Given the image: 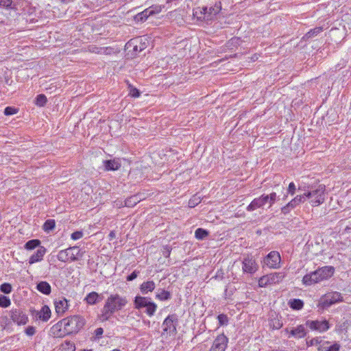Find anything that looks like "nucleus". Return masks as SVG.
<instances>
[{
  "mask_svg": "<svg viewBox=\"0 0 351 351\" xmlns=\"http://www.w3.org/2000/svg\"><path fill=\"white\" fill-rule=\"evenodd\" d=\"M55 221L53 219L47 220L43 225V230L45 232H49L55 228Z\"/></svg>",
  "mask_w": 351,
  "mask_h": 351,
  "instance_id": "35",
  "label": "nucleus"
},
{
  "mask_svg": "<svg viewBox=\"0 0 351 351\" xmlns=\"http://www.w3.org/2000/svg\"><path fill=\"white\" fill-rule=\"evenodd\" d=\"M40 241L38 239H32L28 241L25 244V248L27 250H32L36 247H39L40 245Z\"/></svg>",
  "mask_w": 351,
  "mask_h": 351,
  "instance_id": "30",
  "label": "nucleus"
},
{
  "mask_svg": "<svg viewBox=\"0 0 351 351\" xmlns=\"http://www.w3.org/2000/svg\"><path fill=\"white\" fill-rule=\"evenodd\" d=\"M83 237V232L81 231H76L71 234V239L73 240H77Z\"/></svg>",
  "mask_w": 351,
  "mask_h": 351,
  "instance_id": "46",
  "label": "nucleus"
},
{
  "mask_svg": "<svg viewBox=\"0 0 351 351\" xmlns=\"http://www.w3.org/2000/svg\"><path fill=\"white\" fill-rule=\"evenodd\" d=\"M103 332H104V330L102 328H97L95 330V337L97 338H99L102 335Z\"/></svg>",
  "mask_w": 351,
  "mask_h": 351,
  "instance_id": "52",
  "label": "nucleus"
},
{
  "mask_svg": "<svg viewBox=\"0 0 351 351\" xmlns=\"http://www.w3.org/2000/svg\"><path fill=\"white\" fill-rule=\"evenodd\" d=\"M285 278V274L282 272H275L262 276L258 280V285L261 287H264L267 285H274L279 283Z\"/></svg>",
  "mask_w": 351,
  "mask_h": 351,
  "instance_id": "8",
  "label": "nucleus"
},
{
  "mask_svg": "<svg viewBox=\"0 0 351 351\" xmlns=\"http://www.w3.org/2000/svg\"><path fill=\"white\" fill-rule=\"evenodd\" d=\"M155 283L154 281L144 282L140 287L141 291L143 294H146L149 291H152L155 289Z\"/></svg>",
  "mask_w": 351,
  "mask_h": 351,
  "instance_id": "23",
  "label": "nucleus"
},
{
  "mask_svg": "<svg viewBox=\"0 0 351 351\" xmlns=\"http://www.w3.org/2000/svg\"><path fill=\"white\" fill-rule=\"evenodd\" d=\"M274 326L275 328L278 329V328H280L282 326V324L280 323L279 321H278L277 325H275L274 324Z\"/></svg>",
  "mask_w": 351,
  "mask_h": 351,
  "instance_id": "55",
  "label": "nucleus"
},
{
  "mask_svg": "<svg viewBox=\"0 0 351 351\" xmlns=\"http://www.w3.org/2000/svg\"><path fill=\"white\" fill-rule=\"evenodd\" d=\"M147 298L142 296H136L134 300V306L136 308H145L150 302Z\"/></svg>",
  "mask_w": 351,
  "mask_h": 351,
  "instance_id": "21",
  "label": "nucleus"
},
{
  "mask_svg": "<svg viewBox=\"0 0 351 351\" xmlns=\"http://www.w3.org/2000/svg\"><path fill=\"white\" fill-rule=\"evenodd\" d=\"M36 332V329L33 326H28L26 329H25V333L26 335H27L28 336H32L35 334Z\"/></svg>",
  "mask_w": 351,
  "mask_h": 351,
  "instance_id": "48",
  "label": "nucleus"
},
{
  "mask_svg": "<svg viewBox=\"0 0 351 351\" xmlns=\"http://www.w3.org/2000/svg\"><path fill=\"white\" fill-rule=\"evenodd\" d=\"M88 50L91 53L97 54H110L112 49L108 47H99L97 46H90Z\"/></svg>",
  "mask_w": 351,
  "mask_h": 351,
  "instance_id": "24",
  "label": "nucleus"
},
{
  "mask_svg": "<svg viewBox=\"0 0 351 351\" xmlns=\"http://www.w3.org/2000/svg\"><path fill=\"white\" fill-rule=\"evenodd\" d=\"M128 304V300L125 297L119 294H111L106 300L101 311V319L103 321L109 319L112 315L123 308Z\"/></svg>",
  "mask_w": 351,
  "mask_h": 351,
  "instance_id": "1",
  "label": "nucleus"
},
{
  "mask_svg": "<svg viewBox=\"0 0 351 351\" xmlns=\"http://www.w3.org/2000/svg\"><path fill=\"white\" fill-rule=\"evenodd\" d=\"M292 210V208H291L290 206H289V204H286L285 206H283L282 208H281V211L283 214L285 215H287L288 214L291 210Z\"/></svg>",
  "mask_w": 351,
  "mask_h": 351,
  "instance_id": "50",
  "label": "nucleus"
},
{
  "mask_svg": "<svg viewBox=\"0 0 351 351\" xmlns=\"http://www.w3.org/2000/svg\"><path fill=\"white\" fill-rule=\"evenodd\" d=\"M11 302L10 299L4 295L0 296V306L6 308L10 305Z\"/></svg>",
  "mask_w": 351,
  "mask_h": 351,
  "instance_id": "39",
  "label": "nucleus"
},
{
  "mask_svg": "<svg viewBox=\"0 0 351 351\" xmlns=\"http://www.w3.org/2000/svg\"><path fill=\"white\" fill-rule=\"evenodd\" d=\"M208 235V232L202 228H197L195 232L196 239L202 240Z\"/></svg>",
  "mask_w": 351,
  "mask_h": 351,
  "instance_id": "32",
  "label": "nucleus"
},
{
  "mask_svg": "<svg viewBox=\"0 0 351 351\" xmlns=\"http://www.w3.org/2000/svg\"><path fill=\"white\" fill-rule=\"evenodd\" d=\"M12 3V0H0V6L10 8Z\"/></svg>",
  "mask_w": 351,
  "mask_h": 351,
  "instance_id": "47",
  "label": "nucleus"
},
{
  "mask_svg": "<svg viewBox=\"0 0 351 351\" xmlns=\"http://www.w3.org/2000/svg\"><path fill=\"white\" fill-rule=\"evenodd\" d=\"M0 290L3 293L8 294L12 291V286L9 283H3L1 285Z\"/></svg>",
  "mask_w": 351,
  "mask_h": 351,
  "instance_id": "40",
  "label": "nucleus"
},
{
  "mask_svg": "<svg viewBox=\"0 0 351 351\" xmlns=\"http://www.w3.org/2000/svg\"><path fill=\"white\" fill-rule=\"evenodd\" d=\"M334 271L335 269L332 266L320 267L315 271L306 274L302 278V282L306 286L318 283L332 277L334 274Z\"/></svg>",
  "mask_w": 351,
  "mask_h": 351,
  "instance_id": "2",
  "label": "nucleus"
},
{
  "mask_svg": "<svg viewBox=\"0 0 351 351\" xmlns=\"http://www.w3.org/2000/svg\"><path fill=\"white\" fill-rule=\"evenodd\" d=\"M322 32V27H317L308 32L302 38L303 40H307L312 38Z\"/></svg>",
  "mask_w": 351,
  "mask_h": 351,
  "instance_id": "26",
  "label": "nucleus"
},
{
  "mask_svg": "<svg viewBox=\"0 0 351 351\" xmlns=\"http://www.w3.org/2000/svg\"><path fill=\"white\" fill-rule=\"evenodd\" d=\"M265 204H264L263 202V200L261 197V196H260L258 198H255L249 205L247 207V210L248 211H253L257 208H262L265 206Z\"/></svg>",
  "mask_w": 351,
  "mask_h": 351,
  "instance_id": "20",
  "label": "nucleus"
},
{
  "mask_svg": "<svg viewBox=\"0 0 351 351\" xmlns=\"http://www.w3.org/2000/svg\"><path fill=\"white\" fill-rule=\"evenodd\" d=\"M82 256L83 253L81 252V250L79 249V247L74 246L60 251L57 258L60 261L66 263L69 261H77L79 258L82 257Z\"/></svg>",
  "mask_w": 351,
  "mask_h": 351,
  "instance_id": "5",
  "label": "nucleus"
},
{
  "mask_svg": "<svg viewBox=\"0 0 351 351\" xmlns=\"http://www.w3.org/2000/svg\"><path fill=\"white\" fill-rule=\"evenodd\" d=\"M340 346L338 343H334L329 347L328 351H339Z\"/></svg>",
  "mask_w": 351,
  "mask_h": 351,
  "instance_id": "51",
  "label": "nucleus"
},
{
  "mask_svg": "<svg viewBox=\"0 0 351 351\" xmlns=\"http://www.w3.org/2000/svg\"><path fill=\"white\" fill-rule=\"evenodd\" d=\"M130 88V95H131L133 97H138L140 96V92L139 90L132 86L131 85H129Z\"/></svg>",
  "mask_w": 351,
  "mask_h": 351,
  "instance_id": "43",
  "label": "nucleus"
},
{
  "mask_svg": "<svg viewBox=\"0 0 351 351\" xmlns=\"http://www.w3.org/2000/svg\"><path fill=\"white\" fill-rule=\"evenodd\" d=\"M267 195L269 198V207H271L274 204V202L276 201L277 195H276V193L272 192Z\"/></svg>",
  "mask_w": 351,
  "mask_h": 351,
  "instance_id": "44",
  "label": "nucleus"
},
{
  "mask_svg": "<svg viewBox=\"0 0 351 351\" xmlns=\"http://www.w3.org/2000/svg\"><path fill=\"white\" fill-rule=\"evenodd\" d=\"M47 97L45 95L40 94L36 97V104L38 106H44L47 103Z\"/></svg>",
  "mask_w": 351,
  "mask_h": 351,
  "instance_id": "38",
  "label": "nucleus"
},
{
  "mask_svg": "<svg viewBox=\"0 0 351 351\" xmlns=\"http://www.w3.org/2000/svg\"><path fill=\"white\" fill-rule=\"evenodd\" d=\"M315 342L317 343V339H313V340H311V345H313Z\"/></svg>",
  "mask_w": 351,
  "mask_h": 351,
  "instance_id": "57",
  "label": "nucleus"
},
{
  "mask_svg": "<svg viewBox=\"0 0 351 351\" xmlns=\"http://www.w3.org/2000/svg\"><path fill=\"white\" fill-rule=\"evenodd\" d=\"M261 196V197H262L265 204H269V198L267 195L263 194V195H262Z\"/></svg>",
  "mask_w": 351,
  "mask_h": 351,
  "instance_id": "53",
  "label": "nucleus"
},
{
  "mask_svg": "<svg viewBox=\"0 0 351 351\" xmlns=\"http://www.w3.org/2000/svg\"><path fill=\"white\" fill-rule=\"evenodd\" d=\"M228 341V338L223 334L219 335L215 339L211 348L216 351H225Z\"/></svg>",
  "mask_w": 351,
  "mask_h": 351,
  "instance_id": "13",
  "label": "nucleus"
},
{
  "mask_svg": "<svg viewBox=\"0 0 351 351\" xmlns=\"http://www.w3.org/2000/svg\"><path fill=\"white\" fill-rule=\"evenodd\" d=\"M290 307L295 310H300L303 307L304 303L301 300L293 299L289 302Z\"/></svg>",
  "mask_w": 351,
  "mask_h": 351,
  "instance_id": "31",
  "label": "nucleus"
},
{
  "mask_svg": "<svg viewBox=\"0 0 351 351\" xmlns=\"http://www.w3.org/2000/svg\"><path fill=\"white\" fill-rule=\"evenodd\" d=\"M304 202V197L303 195H298L295 196L293 199H291L289 203V206L291 207V208L293 209L295 208L298 205H299L301 203Z\"/></svg>",
  "mask_w": 351,
  "mask_h": 351,
  "instance_id": "28",
  "label": "nucleus"
},
{
  "mask_svg": "<svg viewBox=\"0 0 351 351\" xmlns=\"http://www.w3.org/2000/svg\"><path fill=\"white\" fill-rule=\"evenodd\" d=\"M306 325L308 326L311 330H317L321 332L326 331L329 328V324L326 320L308 321Z\"/></svg>",
  "mask_w": 351,
  "mask_h": 351,
  "instance_id": "12",
  "label": "nucleus"
},
{
  "mask_svg": "<svg viewBox=\"0 0 351 351\" xmlns=\"http://www.w3.org/2000/svg\"><path fill=\"white\" fill-rule=\"evenodd\" d=\"M67 335L77 332L84 325V319L79 315H73L62 319Z\"/></svg>",
  "mask_w": 351,
  "mask_h": 351,
  "instance_id": "4",
  "label": "nucleus"
},
{
  "mask_svg": "<svg viewBox=\"0 0 351 351\" xmlns=\"http://www.w3.org/2000/svg\"><path fill=\"white\" fill-rule=\"evenodd\" d=\"M46 252L47 250L44 246H40L36 250V253L29 257V263L32 265L35 263L41 261L43 259Z\"/></svg>",
  "mask_w": 351,
  "mask_h": 351,
  "instance_id": "16",
  "label": "nucleus"
},
{
  "mask_svg": "<svg viewBox=\"0 0 351 351\" xmlns=\"http://www.w3.org/2000/svg\"><path fill=\"white\" fill-rule=\"evenodd\" d=\"M145 308H146L145 313L149 316L151 317L154 315V313L156 311V308H157V305L155 303L150 302Z\"/></svg>",
  "mask_w": 351,
  "mask_h": 351,
  "instance_id": "33",
  "label": "nucleus"
},
{
  "mask_svg": "<svg viewBox=\"0 0 351 351\" xmlns=\"http://www.w3.org/2000/svg\"><path fill=\"white\" fill-rule=\"evenodd\" d=\"M201 202V197L197 195L193 196L189 201V206L194 208Z\"/></svg>",
  "mask_w": 351,
  "mask_h": 351,
  "instance_id": "36",
  "label": "nucleus"
},
{
  "mask_svg": "<svg viewBox=\"0 0 351 351\" xmlns=\"http://www.w3.org/2000/svg\"><path fill=\"white\" fill-rule=\"evenodd\" d=\"M10 317L18 325H25L28 321L27 316L19 309L11 311Z\"/></svg>",
  "mask_w": 351,
  "mask_h": 351,
  "instance_id": "11",
  "label": "nucleus"
},
{
  "mask_svg": "<svg viewBox=\"0 0 351 351\" xmlns=\"http://www.w3.org/2000/svg\"><path fill=\"white\" fill-rule=\"evenodd\" d=\"M206 10H207V8H204V11L205 12H206Z\"/></svg>",
  "mask_w": 351,
  "mask_h": 351,
  "instance_id": "58",
  "label": "nucleus"
},
{
  "mask_svg": "<svg viewBox=\"0 0 351 351\" xmlns=\"http://www.w3.org/2000/svg\"><path fill=\"white\" fill-rule=\"evenodd\" d=\"M103 296L95 291L89 293L85 298L84 300L88 304L94 305L101 301Z\"/></svg>",
  "mask_w": 351,
  "mask_h": 351,
  "instance_id": "18",
  "label": "nucleus"
},
{
  "mask_svg": "<svg viewBox=\"0 0 351 351\" xmlns=\"http://www.w3.org/2000/svg\"><path fill=\"white\" fill-rule=\"evenodd\" d=\"M220 326L226 325L228 322V319L226 315L220 314L217 317Z\"/></svg>",
  "mask_w": 351,
  "mask_h": 351,
  "instance_id": "42",
  "label": "nucleus"
},
{
  "mask_svg": "<svg viewBox=\"0 0 351 351\" xmlns=\"http://www.w3.org/2000/svg\"><path fill=\"white\" fill-rule=\"evenodd\" d=\"M290 333L292 336L297 338L304 337L306 335L305 328L302 325H300L295 328L291 330Z\"/></svg>",
  "mask_w": 351,
  "mask_h": 351,
  "instance_id": "25",
  "label": "nucleus"
},
{
  "mask_svg": "<svg viewBox=\"0 0 351 351\" xmlns=\"http://www.w3.org/2000/svg\"><path fill=\"white\" fill-rule=\"evenodd\" d=\"M56 312L59 315H63L68 310V300L65 298H60L54 301Z\"/></svg>",
  "mask_w": 351,
  "mask_h": 351,
  "instance_id": "14",
  "label": "nucleus"
},
{
  "mask_svg": "<svg viewBox=\"0 0 351 351\" xmlns=\"http://www.w3.org/2000/svg\"><path fill=\"white\" fill-rule=\"evenodd\" d=\"M105 169L106 171H115L120 168L121 162L119 159L114 158L113 160H108L104 161Z\"/></svg>",
  "mask_w": 351,
  "mask_h": 351,
  "instance_id": "19",
  "label": "nucleus"
},
{
  "mask_svg": "<svg viewBox=\"0 0 351 351\" xmlns=\"http://www.w3.org/2000/svg\"><path fill=\"white\" fill-rule=\"evenodd\" d=\"M302 195L304 197V202L308 199L312 206H318L323 204L326 199V186L324 184H319L316 189L312 188Z\"/></svg>",
  "mask_w": 351,
  "mask_h": 351,
  "instance_id": "3",
  "label": "nucleus"
},
{
  "mask_svg": "<svg viewBox=\"0 0 351 351\" xmlns=\"http://www.w3.org/2000/svg\"><path fill=\"white\" fill-rule=\"evenodd\" d=\"M287 197V195H285V197H284V199H285Z\"/></svg>",
  "mask_w": 351,
  "mask_h": 351,
  "instance_id": "59",
  "label": "nucleus"
},
{
  "mask_svg": "<svg viewBox=\"0 0 351 351\" xmlns=\"http://www.w3.org/2000/svg\"><path fill=\"white\" fill-rule=\"evenodd\" d=\"M61 348L62 351H74L75 349V346L74 343L70 341H65L62 344Z\"/></svg>",
  "mask_w": 351,
  "mask_h": 351,
  "instance_id": "37",
  "label": "nucleus"
},
{
  "mask_svg": "<svg viewBox=\"0 0 351 351\" xmlns=\"http://www.w3.org/2000/svg\"><path fill=\"white\" fill-rule=\"evenodd\" d=\"M51 335L54 337H64L67 335L66 330H64V324L62 320L54 324L51 328Z\"/></svg>",
  "mask_w": 351,
  "mask_h": 351,
  "instance_id": "15",
  "label": "nucleus"
},
{
  "mask_svg": "<svg viewBox=\"0 0 351 351\" xmlns=\"http://www.w3.org/2000/svg\"><path fill=\"white\" fill-rule=\"evenodd\" d=\"M36 288L40 292L45 295H49L51 291L50 285L45 281L38 283Z\"/></svg>",
  "mask_w": 351,
  "mask_h": 351,
  "instance_id": "22",
  "label": "nucleus"
},
{
  "mask_svg": "<svg viewBox=\"0 0 351 351\" xmlns=\"http://www.w3.org/2000/svg\"><path fill=\"white\" fill-rule=\"evenodd\" d=\"M115 237H116V234H115V232H114V231H111V232H110V234H109V237H110V239H112L115 238Z\"/></svg>",
  "mask_w": 351,
  "mask_h": 351,
  "instance_id": "54",
  "label": "nucleus"
},
{
  "mask_svg": "<svg viewBox=\"0 0 351 351\" xmlns=\"http://www.w3.org/2000/svg\"><path fill=\"white\" fill-rule=\"evenodd\" d=\"M51 310L49 307L45 305L40 311L36 312V317L43 322H47L51 317Z\"/></svg>",
  "mask_w": 351,
  "mask_h": 351,
  "instance_id": "17",
  "label": "nucleus"
},
{
  "mask_svg": "<svg viewBox=\"0 0 351 351\" xmlns=\"http://www.w3.org/2000/svg\"><path fill=\"white\" fill-rule=\"evenodd\" d=\"M83 351H90V350H84Z\"/></svg>",
  "mask_w": 351,
  "mask_h": 351,
  "instance_id": "60",
  "label": "nucleus"
},
{
  "mask_svg": "<svg viewBox=\"0 0 351 351\" xmlns=\"http://www.w3.org/2000/svg\"><path fill=\"white\" fill-rule=\"evenodd\" d=\"M170 298V293L162 289L159 291V292L156 294V298H158L160 300H169Z\"/></svg>",
  "mask_w": 351,
  "mask_h": 351,
  "instance_id": "34",
  "label": "nucleus"
},
{
  "mask_svg": "<svg viewBox=\"0 0 351 351\" xmlns=\"http://www.w3.org/2000/svg\"><path fill=\"white\" fill-rule=\"evenodd\" d=\"M281 258L276 251H271L265 258V263L270 268L277 269L280 267Z\"/></svg>",
  "mask_w": 351,
  "mask_h": 351,
  "instance_id": "10",
  "label": "nucleus"
},
{
  "mask_svg": "<svg viewBox=\"0 0 351 351\" xmlns=\"http://www.w3.org/2000/svg\"><path fill=\"white\" fill-rule=\"evenodd\" d=\"M141 199V198L138 195L131 196L125 200V206L127 207H133L139 202Z\"/></svg>",
  "mask_w": 351,
  "mask_h": 351,
  "instance_id": "27",
  "label": "nucleus"
},
{
  "mask_svg": "<svg viewBox=\"0 0 351 351\" xmlns=\"http://www.w3.org/2000/svg\"><path fill=\"white\" fill-rule=\"evenodd\" d=\"M315 342L317 343V339H313V340H311V345H313Z\"/></svg>",
  "mask_w": 351,
  "mask_h": 351,
  "instance_id": "56",
  "label": "nucleus"
},
{
  "mask_svg": "<svg viewBox=\"0 0 351 351\" xmlns=\"http://www.w3.org/2000/svg\"><path fill=\"white\" fill-rule=\"evenodd\" d=\"M139 271H134L130 275L127 277V280L132 281L137 278Z\"/></svg>",
  "mask_w": 351,
  "mask_h": 351,
  "instance_id": "49",
  "label": "nucleus"
},
{
  "mask_svg": "<svg viewBox=\"0 0 351 351\" xmlns=\"http://www.w3.org/2000/svg\"><path fill=\"white\" fill-rule=\"evenodd\" d=\"M17 112H18V110L16 108L8 106L5 108L4 114L6 116H10V115L16 114Z\"/></svg>",
  "mask_w": 351,
  "mask_h": 351,
  "instance_id": "41",
  "label": "nucleus"
},
{
  "mask_svg": "<svg viewBox=\"0 0 351 351\" xmlns=\"http://www.w3.org/2000/svg\"><path fill=\"white\" fill-rule=\"evenodd\" d=\"M258 269V265L256 259L251 255L244 257L242 261V270L243 273L253 274Z\"/></svg>",
  "mask_w": 351,
  "mask_h": 351,
  "instance_id": "9",
  "label": "nucleus"
},
{
  "mask_svg": "<svg viewBox=\"0 0 351 351\" xmlns=\"http://www.w3.org/2000/svg\"><path fill=\"white\" fill-rule=\"evenodd\" d=\"M152 14V11H149L148 10H145L144 11L137 14L134 16V20L137 22H143L145 21L148 16Z\"/></svg>",
  "mask_w": 351,
  "mask_h": 351,
  "instance_id": "29",
  "label": "nucleus"
},
{
  "mask_svg": "<svg viewBox=\"0 0 351 351\" xmlns=\"http://www.w3.org/2000/svg\"><path fill=\"white\" fill-rule=\"evenodd\" d=\"M295 190H296V188H295V184L293 182H291L289 184L287 193L291 194V195H293L295 193Z\"/></svg>",
  "mask_w": 351,
  "mask_h": 351,
  "instance_id": "45",
  "label": "nucleus"
},
{
  "mask_svg": "<svg viewBox=\"0 0 351 351\" xmlns=\"http://www.w3.org/2000/svg\"><path fill=\"white\" fill-rule=\"evenodd\" d=\"M343 300L342 295L339 292L334 291L323 295L319 301L318 306L324 309Z\"/></svg>",
  "mask_w": 351,
  "mask_h": 351,
  "instance_id": "6",
  "label": "nucleus"
},
{
  "mask_svg": "<svg viewBox=\"0 0 351 351\" xmlns=\"http://www.w3.org/2000/svg\"><path fill=\"white\" fill-rule=\"evenodd\" d=\"M178 319L176 315L167 316L162 323V336L167 338L170 336H174L176 334V324Z\"/></svg>",
  "mask_w": 351,
  "mask_h": 351,
  "instance_id": "7",
  "label": "nucleus"
}]
</instances>
